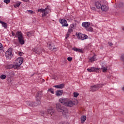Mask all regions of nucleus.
Segmentation results:
<instances>
[{"mask_svg":"<svg viewBox=\"0 0 124 124\" xmlns=\"http://www.w3.org/2000/svg\"><path fill=\"white\" fill-rule=\"evenodd\" d=\"M101 69L103 73H106V72H107L108 67L105 65H102L101 67Z\"/></svg>","mask_w":124,"mask_h":124,"instance_id":"2eb2a0df","label":"nucleus"},{"mask_svg":"<svg viewBox=\"0 0 124 124\" xmlns=\"http://www.w3.org/2000/svg\"><path fill=\"white\" fill-rule=\"evenodd\" d=\"M123 5V4L122 3H121L120 4H119V5L118 6V7H122Z\"/></svg>","mask_w":124,"mask_h":124,"instance_id":"79ce46f5","label":"nucleus"},{"mask_svg":"<svg viewBox=\"0 0 124 124\" xmlns=\"http://www.w3.org/2000/svg\"><path fill=\"white\" fill-rule=\"evenodd\" d=\"M95 4L96 8H97L98 9H100L101 8V6H102L100 2H99V1H96L95 3Z\"/></svg>","mask_w":124,"mask_h":124,"instance_id":"aec40b11","label":"nucleus"},{"mask_svg":"<svg viewBox=\"0 0 124 124\" xmlns=\"http://www.w3.org/2000/svg\"><path fill=\"white\" fill-rule=\"evenodd\" d=\"M100 9L102 10V11L106 12V11H108V9H109V8L106 5H102Z\"/></svg>","mask_w":124,"mask_h":124,"instance_id":"4468645a","label":"nucleus"},{"mask_svg":"<svg viewBox=\"0 0 124 124\" xmlns=\"http://www.w3.org/2000/svg\"><path fill=\"white\" fill-rule=\"evenodd\" d=\"M78 38V39H81V40H85L88 38V36L87 35L82 34L81 33H78L77 34Z\"/></svg>","mask_w":124,"mask_h":124,"instance_id":"9b49d317","label":"nucleus"},{"mask_svg":"<svg viewBox=\"0 0 124 124\" xmlns=\"http://www.w3.org/2000/svg\"><path fill=\"white\" fill-rule=\"evenodd\" d=\"M56 108L58 112H61L64 116H67L68 115V109L62 106L61 103L56 104Z\"/></svg>","mask_w":124,"mask_h":124,"instance_id":"f03ea898","label":"nucleus"},{"mask_svg":"<svg viewBox=\"0 0 124 124\" xmlns=\"http://www.w3.org/2000/svg\"><path fill=\"white\" fill-rule=\"evenodd\" d=\"M90 25V22H83L82 24V26L84 28H89Z\"/></svg>","mask_w":124,"mask_h":124,"instance_id":"4be33fe9","label":"nucleus"},{"mask_svg":"<svg viewBox=\"0 0 124 124\" xmlns=\"http://www.w3.org/2000/svg\"><path fill=\"white\" fill-rule=\"evenodd\" d=\"M4 2L6 3V4H8V3H10V0H4Z\"/></svg>","mask_w":124,"mask_h":124,"instance_id":"473e14b6","label":"nucleus"},{"mask_svg":"<svg viewBox=\"0 0 124 124\" xmlns=\"http://www.w3.org/2000/svg\"><path fill=\"white\" fill-rule=\"evenodd\" d=\"M39 12H42L43 13L42 16L45 17L49 12H50V10L48 8H46L44 9H40L38 10Z\"/></svg>","mask_w":124,"mask_h":124,"instance_id":"423d86ee","label":"nucleus"},{"mask_svg":"<svg viewBox=\"0 0 124 124\" xmlns=\"http://www.w3.org/2000/svg\"><path fill=\"white\" fill-rule=\"evenodd\" d=\"M72 57H68L67 60L69 61V62H71V61H72Z\"/></svg>","mask_w":124,"mask_h":124,"instance_id":"f704fd0d","label":"nucleus"},{"mask_svg":"<svg viewBox=\"0 0 124 124\" xmlns=\"http://www.w3.org/2000/svg\"><path fill=\"white\" fill-rule=\"evenodd\" d=\"M69 35H70V33H68V32H67V34H66V38H68V37H69Z\"/></svg>","mask_w":124,"mask_h":124,"instance_id":"72a5a7b5","label":"nucleus"},{"mask_svg":"<svg viewBox=\"0 0 124 124\" xmlns=\"http://www.w3.org/2000/svg\"><path fill=\"white\" fill-rule=\"evenodd\" d=\"M33 51L34 53H35L36 54H37L38 55H39L42 53V51H41V49H37L36 48H33Z\"/></svg>","mask_w":124,"mask_h":124,"instance_id":"a211bd4d","label":"nucleus"},{"mask_svg":"<svg viewBox=\"0 0 124 124\" xmlns=\"http://www.w3.org/2000/svg\"><path fill=\"white\" fill-rule=\"evenodd\" d=\"M69 124L68 123H65V122H61L60 123V124Z\"/></svg>","mask_w":124,"mask_h":124,"instance_id":"a19ab883","label":"nucleus"},{"mask_svg":"<svg viewBox=\"0 0 124 124\" xmlns=\"http://www.w3.org/2000/svg\"><path fill=\"white\" fill-rule=\"evenodd\" d=\"M95 61H97V59H96V55L94 54L92 57L90 58L89 62H93Z\"/></svg>","mask_w":124,"mask_h":124,"instance_id":"ddd939ff","label":"nucleus"},{"mask_svg":"<svg viewBox=\"0 0 124 124\" xmlns=\"http://www.w3.org/2000/svg\"><path fill=\"white\" fill-rule=\"evenodd\" d=\"M75 27H76L75 24H70L69 28H70L71 29H74L75 28Z\"/></svg>","mask_w":124,"mask_h":124,"instance_id":"c756f323","label":"nucleus"},{"mask_svg":"<svg viewBox=\"0 0 124 124\" xmlns=\"http://www.w3.org/2000/svg\"><path fill=\"white\" fill-rule=\"evenodd\" d=\"M23 60L24 59H23V58L22 57H18L17 59H16V60L15 61V65L16 68H17V67H19V66L23 63Z\"/></svg>","mask_w":124,"mask_h":124,"instance_id":"0eeeda50","label":"nucleus"},{"mask_svg":"<svg viewBox=\"0 0 124 124\" xmlns=\"http://www.w3.org/2000/svg\"><path fill=\"white\" fill-rule=\"evenodd\" d=\"M62 90H57L56 92V95L57 96H61V95H62Z\"/></svg>","mask_w":124,"mask_h":124,"instance_id":"6ab92c4d","label":"nucleus"},{"mask_svg":"<svg viewBox=\"0 0 124 124\" xmlns=\"http://www.w3.org/2000/svg\"><path fill=\"white\" fill-rule=\"evenodd\" d=\"M72 50H73L75 52H79V53H83V51L81 49L77 48L76 47H73L72 48Z\"/></svg>","mask_w":124,"mask_h":124,"instance_id":"b1692460","label":"nucleus"},{"mask_svg":"<svg viewBox=\"0 0 124 124\" xmlns=\"http://www.w3.org/2000/svg\"><path fill=\"white\" fill-rule=\"evenodd\" d=\"M18 55L19 56H23V52H19Z\"/></svg>","mask_w":124,"mask_h":124,"instance_id":"37998d69","label":"nucleus"},{"mask_svg":"<svg viewBox=\"0 0 124 124\" xmlns=\"http://www.w3.org/2000/svg\"><path fill=\"white\" fill-rule=\"evenodd\" d=\"M19 5H21V2H20V1H17V2H16L14 5V7L16 8L17 7H19Z\"/></svg>","mask_w":124,"mask_h":124,"instance_id":"393cba45","label":"nucleus"},{"mask_svg":"<svg viewBox=\"0 0 124 124\" xmlns=\"http://www.w3.org/2000/svg\"><path fill=\"white\" fill-rule=\"evenodd\" d=\"M27 11L30 13L31 14H33V11L31 10H27Z\"/></svg>","mask_w":124,"mask_h":124,"instance_id":"e433bc0d","label":"nucleus"},{"mask_svg":"<svg viewBox=\"0 0 124 124\" xmlns=\"http://www.w3.org/2000/svg\"><path fill=\"white\" fill-rule=\"evenodd\" d=\"M47 92H50V93H51L53 94H54V93H55V92H54V89H53L52 88L48 89L47 90Z\"/></svg>","mask_w":124,"mask_h":124,"instance_id":"cd10ccee","label":"nucleus"},{"mask_svg":"<svg viewBox=\"0 0 124 124\" xmlns=\"http://www.w3.org/2000/svg\"><path fill=\"white\" fill-rule=\"evenodd\" d=\"M60 24H62V27H68L67 21L64 19H60L59 20Z\"/></svg>","mask_w":124,"mask_h":124,"instance_id":"f8f14e48","label":"nucleus"},{"mask_svg":"<svg viewBox=\"0 0 124 124\" xmlns=\"http://www.w3.org/2000/svg\"><path fill=\"white\" fill-rule=\"evenodd\" d=\"M12 35L13 36H17L18 42L21 45L25 44V42L24 41V37L23 36L22 32L17 31L16 34L14 32L12 31Z\"/></svg>","mask_w":124,"mask_h":124,"instance_id":"20e7f679","label":"nucleus"},{"mask_svg":"<svg viewBox=\"0 0 124 124\" xmlns=\"http://www.w3.org/2000/svg\"><path fill=\"white\" fill-rule=\"evenodd\" d=\"M42 96V92H38L36 95V99L37 100L36 102L35 103H30L29 102V104L30 106L31 107H35V106H37L38 104H40V99Z\"/></svg>","mask_w":124,"mask_h":124,"instance_id":"7ed1b4c3","label":"nucleus"},{"mask_svg":"<svg viewBox=\"0 0 124 124\" xmlns=\"http://www.w3.org/2000/svg\"><path fill=\"white\" fill-rule=\"evenodd\" d=\"M72 31H73V29L72 28H70V27H69L68 31L67 32L68 33H71L72 32Z\"/></svg>","mask_w":124,"mask_h":124,"instance_id":"7c9ffc66","label":"nucleus"},{"mask_svg":"<svg viewBox=\"0 0 124 124\" xmlns=\"http://www.w3.org/2000/svg\"><path fill=\"white\" fill-rule=\"evenodd\" d=\"M3 49V46H2V44L0 43V50H2Z\"/></svg>","mask_w":124,"mask_h":124,"instance_id":"c9c22d12","label":"nucleus"},{"mask_svg":"<svg viewBox=\"0 0 124 124\" xmlns=\"http://www.w3.org/2000/svg\"><path fill=\"white\" fill-rule=\"evenodd\" d=\"M93 28H92V27H90V28L88 29V31H93Z\"/></svg>","mask_w":124,"mask_h":124,"instance_id":"58836bf2","label":"nucleus"},{"mask_svg":"<svg viewBox=\"0 0 124 124\" xmlns=\"http://www.w3.org/2000/svg\"><path fill=\"white\" fill-rule=\"evenodd\" d=\"M5 67L6 69H11V68L16 69V68H17L16 65L13 64L7 65Z\"/></svg>","mask_w":124,"mask_h":124,"instance_id":"dca6fc26","label":"nucleus"},{"mask_svg":"<svg viewBox=\"0 0 124 124\" xmlns=\"http://www.w3.org/2000/svg\"><path fill=\"white\" fill-rule=\"evenodd\" d=\"M6 57L7 59H12L13 57V54H12V48H9L5 53Z\"/></svg>","mask_w":124,"mask_h":124,"instance_id":"1a4fd4ad","label":"nucleus"},{"mask_svg":"<svg viewBox=\"0 0 124 124\" xmlns=\"http://www.w3.org/2000/svg\"><path fill=\"white\" fill-rule=\"evenodd\" d=\"M123 91H124V87L123 88Z\"/></svg>","mask_w":124,"mask_h":124,"instance_id":"a18cd8bd","label":"nucleus"},{"mask_svg":"<svg viewBox=\"0 0 124 124\" xmlns=\"http://www.w3.org/2000/svg\"><path fill=\"white\" fill-rule=\"evenodd\" d=\"M88 72H96V73H99L100 71V68H95L94 67H92L87 69Z\"/></svg>","mask_w":124,"mask_h":124,"instance_id":"9d476101","label":"nucleus"},{"mask_svg":"<svg viewBox=\"0 0 124 124\" xmlns=\"http://www.w3.org/2000/svg\"><path fill=\"white\" fill-rule=\"evenodd\" d=\"M0 24H1L2 27H3V28H4V29H7V23L0 20Z\"/></svg>","mask_w":124,"mask_h":124,"instance_id":"412c9836","label":"nucleus"},{"mask_svg":"<svg viewBox=\"0 0 124 124\" xmlns=\"http://www.w3.org/2000/svg\"><path fill=\"white\" fill-rule=\"evenodd\" d=\"M27 35L28 37H31V36H32V32H28L27 33Z\"/></svg>","mask_w":124,"mask_h":124,"instance_id":"c85d7f7f","label":"nucleus"},{"mask_svg":"<svg viewBox=\"0 0 124 124\" xmlns=\"http://www.w3.org/2000/svg\"><path fill=\"white\" fill-rule=\"evenodd\" d=\"M81 123L82 124H84V123H85V122L86 121V120H87V117H86V116H82L81 118Z\"/></svg>","mask_w":124,"mask_h":124,"instance_id":"5701e85b","label":"nucleus"},{"mask_svg":"<svg viewBox=\"0 0 124 124\" xmlns=\"http://www.w3.org/2000/svg\"><path fill=\"white\" fill-rule=\"evenodd\" d=\"M0 78L1 80H4L6 78V76L5 75H2L0 76Z\"/></svg>","mask_w":124,"mask_h":124,"instance_id":"bb28decb","label":"nucleus"},{"mask_svg":"<svg viewBox=\"0 0 124 124\" xmlns=\"http://www.w3.org/2000/svg\"><path fill=\"white\" fill-rule=\"evenodd\" d=\"M104 85V84H98L91 86L90 88V91L91 92H95V91H97V90H98L99 88H102Z\"/></svg>","mask_w":124,"mask_h":124,"instance_id":"6e6552de","label":"nucleus"},{"mask_svg":"<svg viewBox=\"0 0 124 124\" xmlns=\"http://www.w3.org/2000/svg\"><path fill=\"white\" fill-rule=\"evenodd\" d=\"M49 50L53 51V50H55V49H56V47L55 46H52V45H51V44H50L49 45Z\"/></svg>","mask_w":124,"mask_h":124,"instance_id":"a878e982","label":"nucleus"},{"mask_svg":"<svg viewBox=\"0 0 124 124\" xmlns=\"http://www.w3.org/2000/svg\"><path fill=\"white\" fill-rule=\"evenodd\" d=\"M53 87L56 89H63L64 87V84L62 83L58 85H54Z\"/></svg>","mask_w":124,"mask_h":124,"instance_id":"f3484780","label":"nucleus"},{"mask_svg":"<svg viewBox=\"0 0 124 124\" xmlns=\"http://www.w3.org/2000/svg\"><path fill=\"white\" fill-rule=\"evenodd\" d=\"M73 94H74V97H77V96H78V95H79V93L77 92H74L73 93Z\"/></svg>","mask_w":124,"mask_h":124,"instance_id":"2f4dec72","label":"nucleus"},{"mask_svg":"<svg viewBox=\"0 0 124 124\" xmlns=\"http://www.w3.org/2000/svg\"><path fill=\"white\" fill-rule=\"evenodd\" d=\"M54 113H55V110L53 109V108L50 107L47 110V112L43 111L40 112V115L43 116V117H45V116L48 115V114H49L51 116H53Z\"/></svg>","mask_w":124,"mask_h":124,"instance_id":"39448f33","label":"nucleus"},{"mask_svg":"<svg viewBox=\"0 0 124 124\" xmlns=\"http://www.w3.org/2000/svg\"><path fill=\"white\" fill-rule=\"evenodd\" d=\"M108 44L109 46H113V43H112V42H108Z\"/></svg>","mask_w":124,"mask_h":124,"instance_id":"4c0bfd02","label":"nucleus"},{"mask_svg":"<svg viewBox=\"0 0 124 124\" xmlns=\"http://www.w3.org/2000/svg\"><path fill=\"white\" fill-rule=\"evenodd\" d=\"M22 1L24 2H30V0H21Z\"/></svg>","mask_w":124,"mask_h":124,"instance_id":"ea45409f","label":"nucleus"},{"mask_svg":"<svg viewBox=\"0 0 124 124\" xmlns=\"http://www.w3.org/2000/svg\"><path fill=\"white\" fill-rule=\"evenodd\" d=\"M59 101L63 105H65L67 107H73L74 105L78 104V100L77 99H74L72 101L67 98H61L59 99Z\"/></svg>","mask_w":124,"mask_h":124,"instance_id":"f257e3e1","label":"nucleus"},{"mask_svg":"<svg viewBox=\"0 0 124 124\" xmlns=\"http://www.w3.org/2000/svg\"><path fill=\"white\" fill-rule=\"evenodd\" d=\"M92 9L93 10H95V7H92Z\"/></svg>","mask_w":124,"mask_h":124,"instance_id":"c03bdc74","label":"nucleus"}]
</instances>
